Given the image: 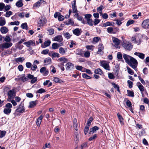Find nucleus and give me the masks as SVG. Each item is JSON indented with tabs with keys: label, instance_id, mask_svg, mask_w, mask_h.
Returning a JSON list of instances; mask_svg holds the SVG:
<instances>
[{
	"label": "nucleus",
	"instance_id": "f257e3e1",
	"mask_svg": "<svg viewBox=\"0 0 149 149\" xmlns=\"http://www.w3.org/2000/svg\"><path fill=\"white\" fill-rule=\"evenodd\" d=\"M84 19L86 20H83L81 22L84 24H88L89 26H92L93 25L92 19H91L92 15L91 14H86L84 15Z\"/></svg>",
	"mask_w": 149,
	"mask_h": 149
},
{
	"label": "nucleus",
	"instance_id": "f03ea898",
	"mask_svg": "<svg viewBox=\"0 0 149 149\" xmlns=\"http://www.w3.org/2000/svg\"><path fill=\"white\" fill-rule=\"evenodd\" d=\"M123 47L126 50L130 51L133 47L132 43L129 41L123 40L122 44Z\"/></svg>",
	"mask_w": 149,
	"mask_h": 149
},
{
	"label": "nucleus",
	"instance_id": "7ed1b4c3",
	"mask_svg": "<svg viewBox=\"0 0 149 149\" xmlns=\"http://www.w3.org/2000/svg\"><path fill=\"white\" fill-rule=\"evenodd\" d=\"M127 64L133 69L136 70L137 67L138 62L135 58L132 57Z\"/></svg>",
	"mask_w": 149,
	"mask_h": 149
},
{
	"label": "nucleus",
	"instance_id": "20e7f679",
	"mask_svg": "<svg viewBox=\"0 0 149 149\" xmlns=\"http://www.w3.org/2000/svg\"><path fill=\"white\" fill-rule=\"evenodd\" d=\"M6 108L3 110V112L5 114H9L11 111V108L12 107V105L10 103H8L5 105Z\"/></svg>",
	"mask_w": 149,
	"mask_h": 149
},
{
	"label": "nucleus",
	"instance_id": "39448f33",
	"mask_svg": "<svg viewBox=\"0 0 149 149\" xmlns=\"http://www.w3.org/2000/svg\"><path fill=\"white\" fill-rule=\"evenodd\" d=\"M8 97L7 100L10 102L11 101V99H13L15 96V90L13 89L8 91Z\"/></svg>",
	"mask_w": 149,
	"mask_h": 149
},
{
	"label": "nucleus",
	"instance_id": "423d86ee",
	"mask_svg": "<svg viewBox=\"0 0 149 149\" xmlns=\"http://www.w3.org/2000/svg\"><path fill=\"white\" fill-rule=\"evenodd\" d=\"M100 65L104 68V69L107 70H110V66L109 63L107 61H103L100 62Z\"/></svg>",
	"mask_w": 149,
	"mask_h": 149
},
{
	"label": "nucleus",
	"instance_id": "0eeeda50",
	"mask_svg": "<svg viewBox=\"0 0 149 149\" xmlns=\"http://www.w3.org/2000/svg\"><path fill=\"white\" fill-rule=\"evenodd\" d=\"M112 40L114 44V46L115 47L118 49H120V47L119 46L120 43V40L114 37H112Z\"/></svg>",
	"mask_w": 149,
	"mask_h": 149
},
{
	"label": "nucleus",
	"instance_id": "6e6552de",
	"mask_svg": "<svg viewBox=\"0 0 149 149\" xmlns=\"http://www.w3.org/2000/svg\"><path fill=\"white\" fill-rule=\"evenodd\" d=\"M13 45L11 42H4L2 44L0 45V49H1L3 50L4 49H7Z\"/></svg>",
	"mask_w": 149,
	"mask_h": 149
},
{
	"label": "nucleus",
	"instance_id": "1a4fd4ad",
	"mask_svg": "<svg viewBox=\"0 0 149 149\" xmlns=\"http://www.w3.org/2000/svg\"><path fill=\"white\" fill-rule=\"evenodd\" d=\"M17 112L20 113H23L24 112V104L21 102L16 110Z\"/></svg>",
	"mask_w": 149,
	"mask_h": 149
},
{
	"label": "nucleus",
	"instance_id": "9d476101",
	"mask_svg": "<svg viewBox=\"0 0 149 149\" xmlns=\"http://www.w3.org/2000/svg\"><path fill=\"white\" fill-rule=\"evenodd\" d=\"M24 44L27 47H29L31 46H35L36 44L34 40H29L27 42H25Z\"/></svg>",
	"mask_w": 149,
	"mask_h": 149
},
{
	"label": "nucleus",
	"instance_id": "9b49d317",
	"mask_svg": "<svg viewBox=\"0 0 149 149\" xmlns=\"http://www.w3.org/2000/svg\"><path fill=\"white\" fill-rule=\"evenodd\" d=\"M142 27L145 29L149 28V19L144 20L142 24Z\"/></svg>",
	"mask_w": 149,
	"mask_h": 149
},
{
	"label": "nucleus",
	"instance_id": "f8f14e48",
	"mask_svg": "<svg viewBox=\"0 0 149 149\" xmlns=\"http://www.w3.org/2000/svg\"><path fill=\"white\" fill-rule=\"evenodd\" d=\"M66 70H71L73 69L74 68V64L71 63H67L65 65Z\"/></svg>",
	"mask_w": 149,
	"mask_h": 149
},
{
	"label": "nucleus",
	"instance_id": "ddd939ff",
	"mask_svg": "<svg viewBox=\"0 0 149 149\" xmlns=\"http://www.w3.org/2000/svg\"><path fill=\"white\" fill-rule=\"evenodd\" d=\"M104 46L102 44H100L98 46V50L97 53L98 54H102L103 53Z\"/></svg>",
	"mask_w": 149,
	"mask_h": 149
},
{
	"label": "nucleus",
	"instance_id": "4468645a",
	"mask_svg": "<svg viewBox=\"0 0 149 149\" xmlns=\"http://www.w3.org/2000/svg\"><path fill=\"white\" fill-rule=\"evenodd\" d=\"M63 39L61 35H58L55 37L54 38V41H58L59 42V43H63Z\"/></svg>",
	"mask_w": 149,
	"mask_h": 149
},
{
	"label": "nucleus",
	"instance_id": "2eb2a0df",
	"mask_svg": "<svg viewBox=\"0 0 149 149\" xmlns=\"http://www.w3.org/2000/svg\"><path fill=\"white\" fill-rule=\"evenodd\" d=\"M63 43H54L52 44V48L54 49H57L59 47L63 46Z\"/></svg>",
	"mask_w": 149,
	"mask_h": 149
},
{
	"label": "nucleus",
	"instance_id": "dca6fc26",
	"mask_svg": "<svg viewBox=\"0 0 149 149\" xmlns=\"http://www.w3.org/2000/svg\"><path fill=\"white\" fill-rule=\"evenodd\" d=\"M131 40L132 42L135 43L137 44L138 45H139L141 42V39L138 40L137 37L136 38L135 37H132Z\"/></svg>",
	"mask_w": 149,
	"mask_h": 149
},
{
	"label": "nucleus",
	"instance_id": "f3484780",
	"mask_svg": "<svg viewBox=\"0 0 149 149\" xmlns=\"http://www.w3.org/2000/svg\"><path fill=\"white\" fill-rule=\"evenodd\" d=\"M45 2V1L44 0H39L38 2L36 3L33 4V8H37L40 6L41 4Z\"/></svg>",
	"mask_w": 149,
	"mask_h": 149
},
{
	"label": "nucleus",
	"instance_id": "a211bd4d",
	"mask_svg": "<svg viewBox=\"0 0 149 149\" xmlns=\"http://www.w3.org/2000/svg\"><path fill=\"white\" fill-rule=\"evenodd\" d=\"M99 129L98 127L96 126H94L92 128L90 129L89 134H93V133L95 132Z\"/></svg>",
	"mask_w": 149,
	"mask_h": 149
},
{
	"label": "nucleus",
	"instance_id": "6ab92c4d",
	"mask_svg": "<svg viewBox=\"0 0 149 149\" xmlns=\"http://www.w3.org/2000/svg\"><path fill=\"white\" fill-rule=\"evenodd\" d=\"M67 51V49L66 48H64L62 47H61L59 49V53L62 55H65Z\"/></svg>",
	"mask_w": 149,
	"mask_h": 149
},
{
	"label": "nucleus",
	"instance_id": "aec40b11",
	"mask_svg": "<svg viewBox=\"0 0 149 149\" xmlns=\"http://www.w3.org/2000/svg\"><path fill=\"white\" fill-rule=\"evenodd\" d=\"M123 58L125 60L126 62L128 63L130 61L131 58L132 57L126 54H124L123 55Z\"/></svg>",
	"mask_w": 149,
	"mask_h": 149
},
{
	"label": "nucleus",
	"instance_id": "412c9836",
	"mask_svg": "<svg viewBox=\"0 0 149 149\" xmlns=\"http://www.w3.org/2000/svg\"><path fill=\"white\" fill-rule=\"evenodd\" d=\"M84 52L82 49H78L76 50V54L80 55L82 57H84Z\"/></svg>",
	"mask_w": 149,
	"mask_h": 149
},
{
	"label": "nucleus",
	"instance_id": "4be33fe9",
	"mask_svg": "<svg viewBox=\"0 0 149 149\" xmlns=\"http://www.w3.org/2000/svg\"><path fill=\"white\" fill-rule=\"evenodd\" d=\"M134 54L142 59H143L144 58L145 54L142 53L136 52L134 53Z\"/></svg>",
	"mask_w": 149,
	"mask_h": 149
},
{
	"label": "nucleus",
	"instance_id": "5701e85b",
	"mask_svg": "<svg viewBox=\"0 0 149 149\" xmlns=\"http://www.w3.org/2000/svg\"><path fill=\"white\" fill-rule=\"evenodd\" d=\"M50 43L51 41L49 40H48L47 41H45L44 42V45H42L41 47L42 48H45L46 47L49 46L50 45Z\"/></svg>",
	"mask_w": 149,
	"mask_h": 149
},
{
	"label": "nucleus",
	"instance_id": "b1692460",
	"mask_svg": "<svg viewBox=\"0 0 149 149\" xmlns=\"http://www.w3.org/2000/svg\"><path fill=\"white\" fill-rule=\"evenodd\" d=\"M73 33L75 35L79 36L81 34L80 30L79 29H76L73 31Z\"/></svg>",
	"mask_w": 149,
	"mask_h": 149
},
{
	"label": "nucleus",
	"instance_id": "393cba45",
	"mask_svg": "<svg viewBox=\"0 0 149 149\" xmlns=\"http://www.w3.org/2000/svg\"><path fill=\"white\" fill-rule=\"evenodd\" d=\"M78 124L77 122V120L76 118H74L73 120V127L74 129L76 130V131H77L78 128Z\"/></svg>",
	"mask_w": 149,
	"mask_h": 149
},
{
	"label": "nucleus",
	"instance_id": "a878e982",
	"mask_svg": "<svg viewBox=\"0 0 149 149\" xmlns=\"http://www.w3.org/2000/svg\"><path fill=\"white\" fill-rule=\"evenodd\" d=\"M117 116L120 121V124L121 125L124 124V123L123 122V118L121 115H120L119 113H118L117 114Z\"/></svg>",
	"mask_w": 149,
	"mask_h": 149
},
{
	"label": "nucleus",
	"instance_id": "bb28decb",
	"mask_svg": "<svg viewBox=\"0 0 149 149\" xmlns=\"http://www.w3.org/2000/svg\"><path fill=\"white\" fill-rule=\"evenodd\" d=\"M38 23L40 27L43 26L45 23L44 18L42 17L38 22Z\"/></svg>",
	"mask_w": 149,
	"mask_h": 149
},
{
	"label": "nucleus",
	"instance_id": "cd10ccee",
	"mask_svg": "<svg viewBox=\"0 0 149 149\" xmlns=\"http://www.w3.org/2000/svg\"><path fill=\"white\" fill-rule=\"evenodd\" d=\"M0 31L1 33H6L8 31V29L5 26L2 27L0 29Z\"/></svg>",
	"mask_w": 149,
	"mask_h": 149
},
{
	"label": "nucleus",
	"instance_id": "c85d7f7f",
	"mask_svg": "<svg viewBox=\"0 0 149 149\" xmlns=\"http://www.w3.org/2000/svg\"><path fill=\"white\" fill-rule=\"evenodd\" d=\"M74 4H72V8L73 10V13H76L78 12L77 9V6L75 5V1H74Z\"/></svg>",
	"mask_w": 149,
	"mask_h": 149
},
{
	"label": "nucleus",
	"instance_id": "c756f323",
	"mask_svg": "<svg viewBox=\"0 0 149 149\" xmlns=\"http://www.w3.org/2000/svg\"><path fill=\"white\" fill-rule=\"evenodd\" d=\"M15 4L16 6L18 8L22 7L23 5V4L22 3V0H19Z\"/></svg>",
	"mask_w": 149,
	"mask_h": 149
},
{
	"label": "nucleus",
	"instance_id": "7c9ffc66",
	"mask_svg": "<svg viewBox=\"0 0 149 149\" xmlns=\"http://www.w3.org/2000/svg\"><path fill=\"white\" fill-rule=\"evenodd\" d=\"M37 104L36 101H33L30 102L29 105V108H32L34 107Z\"/></svg>",
	"mask_w": 149,
	"mask_h": 149
},
{
	"label": "nucleus",
	"instance_id": "2f4dec72",
	"mask_svg": "<svg viewBox=\"0 0 149 149\" xmlns=\"http://www.w3.org/2000/svg\"><path fill=\"white\" fill-rule=\"evenodd\" d=\"M114 24V23L113 22V23H111L109 22H108L106 23H105L103 24L102 27H106L108 26H113Z\"/></svg>",
	"mask_w": 149,
	"mask_h": 149
},
{
	"label": "nucleus",
	"instance_id": "473e14b6",
	"mask_svg": "<svg viewBox=\"0 0 149 149\" xmlns=\"http://www.w3.org/2000/svg\"><path fill=\"white\" fill-rule=\"evenodd\" d=\"M51 62V59L50 58L48 57L46 58L44 61L45 65L50 64Z\"/></svg>",
	"mask_w": 149,
	"mask_h": 149
},
{
	"label": "nucleus",
	"instance_id": "72a5a7b5",
	"mask_svg": "<svg viewBox=\"0 0 149 149\" xmlns=\"http://www.w3.org/2000/svg\"><path fill=\"white\" fill-rule=\"evenodd\" d=\"M0 26H3L6 24V21L3 17H1L0 18Z\"/></svg>",
	"mask_w": 149,
	"mask_h": 149
},
{
	"label": "nucleus",
	"instance_id": "f704fd0d",
	"mask_svg": "<svg viewBox=\"0 0 149 149\" xmlns=\"http://www.w3.org/2000/svg\"><path fill=\"white\" fill-rule=\"evenodd\" d=\"M140 91L141 92V94H142V96L143 97V92L146 90L145 89V88L142 85L140 86H139V87H138Z\"/></svg>",
	"mask_w": 149,
	"mask_h": 149
},
{
	"label": "nucleus",
	"instance_id": "c9c22d12",
	"mask_svg": "<svg viewBox=\"0 0 149 149\" xmlns=\"http://www.w3.org/2000/svg\"><path fill=\"white\" fill-rule=\"evenodd\" d=\"M107 32L109 33H116L115 32H113V29L112 27H109L107 29Z\"/></svg>",
	"mask_w": 149,
	"mask_h": 149
},
{
	"label": "nucleus",
	"instance_id": "e433bc0d",
	"mask_svg": "<svg viewBox=\"0 0 149 149\" xmlns=\"http://www.w3.org/2000/svg\"><path fill=\"white\" fill-rule=\"evenodd\" d=\"M79 134L77 132H76L74 136V141L75 143H77L78 141L79 138Z\"/></svg>",
	"mask_w": 149,
	"mask_h": 149
},
{
	"label": "nucleus",
	"instance_id": "4c0bfd02",
	"mask_svg": "<svg viewBox=\"0 0 149 149\" xmlns=\"http://www.w3.org/2000/svg\"><path fill=\"white\" fill-rule=\"evenodd\" d=\"M127 91L128 96L132 97H133L134 96V93L133 91H131L127 90Z\"/></svg>",
	"mask_w": 149,
	"mask_h": 149
},
{
	"label": "nucleus",
	"instance_id": "58836bf2",
	"mask_svg": "<svg viewBox=\"0 0 149 149\" xmlns=\"http://www.w3.org/2000/svg\"><path fill=\"white\" fill-rule=\"evenodd\" d=\"M63 35L65 37V38H67L68 39H69L71 36V35L68 32L63 33Z\"/></svg>",
	"mask_w": 149,
	"mask_h": 149
},
{
	"label": "nucleus",
	"instance_id": "ea45409f",
	"mask_svg": "<svg viewBox=\"0 0 149 149\" xmlns=\"http://www.w3.org/2000/svg\"><path fill=\"white\" fill-rule=\"evenodd\" d=\"M112 84L113 86V87L116 89L117 90V91L119 92H120V91L119 90V86L116 84L114 83H112Z\"/></svg>",
	"mask_w": 149,
	"mask_h": 149
},
{
	"label": "nucleus",
	"instance_id": "a19ab883",
	"mask_svg": "<svg viewBox=\"0 0 149 149\" xmlns=\"http://www.w3.org/2000/svg\"><path fill=\"white\" fill-rule=\"evenodd\" d=\"M25 60L24 57H19L16 59V61L17 62L22 63Z\"/></svg>",
	"mask_w": 149,
	"mask_h": 149
},
{
	"label": "nucleus",
	"instance_id": "79ce46f5",
	"mask_svg": "<svg viewBox=\"0 0 149 149\" xmlns=\"http://www.w3.org/2000/svg\"><path fill=\"white\" fill-rule=\"evenodd\" d=\"M66 24L67 25H73L74 24L73 21L71 19H69L66 22Z\"/></svg>",
	"mask_w": 149,
	"mask_h": 149
},
{
	"label": "nucleus",
	"instance_id": "37998d69",
	"mask_svg": "<svg viewBox=\"0 0 149 149\" xmlns=\"http://www.w3.org/2000/svg\"><path fill=\"white\" fill-rule=\"evenodd\" d=\"M94 72L96 74H101L102 73V72L100 68H98L94 71Z\"/></svg>",
	"mask_w": 149,
	"mask_h": 149
},
{
	"label": "nucleus",
	"instance_id": "c03bdc74",
	"mask_svg": "<svg viewBox=\"0 0 149 149\" xmlns=\"http://www.w3.org/2000/svg\"><path fill=\"white\" fill-rule=\"evenodd\" d=\"M21 78L22 81L23 82H24L28 80L27 77H25V74H23L22 76L21 77Z\"/></svg>",
	"mask_w": 149,
	"mask_h": 149
},
{
	"label": "nucleus",
	"instance_id": "a18cd8bd",
	"mask_svg": "<svg viewBox=\"0 0 149 149\" xmlns=\"http://www.w3.org/2000/svg\"><path fill=\"white\" fill-rule=\"evenodd\" d=\"M4 41L7 42H9L11 41V38L10 36H6L4 38Z\"/></svg>",
	"mask_w": 149,
	"mask_h": 149
},
{
	"label": "nucleus",
	"instance_id": "49530a36",
	"mask_svg": "<svg viewBox=\"0 0 149 149\" xmlns=\"http://www.w3.org/2000/svg\"><path fill=\"white\" fill-rule=\"evenodd\" d=\"M21 27L23 29H25L26 30L28 29V26L26 23H24L22 24Z\"/></svg>",
	"mask_w": 149,
	"mask_h": 149
},
{
	"label": "nucleus",
	"instance_id": "de8ad7c7",
	"mask_svg": "<svg viewBox=\"0 0 149 149\" xmlns=\"http://www.w3.org/2000/svg\"><path fill=\"white\" fill-rule=\"evenodd\" d=\"M46 92L45 90L44 89L41 88L38 90L36 92V93H42Z\"/></svg>",
	"mask_w": 149,
	"mask_h": 149
},
{
	"label": "nucleus",
	"instance_id": "09e8293b",
	"mask_svg": "<svg viewBox=\"0 0 149 149\" xmlns=\"http://www.w3.org/2000/svg\"><path fill=\"white\" fill-rule=\"evenodd\" d=\"M6 134V131H2L0 130V138H2Z\"/></svg>",
	"mask_w": 149,
	"mask_h": 149
},
{
	"label": "nucleus",
	"instance_id": "8fccbe9b",
	"mask_svg": "<svg viewBox=\"0 0 149 149\" xmlns=\"http://www.w3.org/2000/svg\"><path fill=\"white\" fill-rule=\"evenodd\" d=\"M10 24L11 25H18L19 24V22L18 21H17L15 22H11Z\"/></svg>",
	"mask_w": 149,
	"mask_h": 149
},
{
	"label": "nucleus",
	"instance_id": "3c124183",
	"mask_svg": "<svg viewBox=\"0 0 149 149\" xmlns=\"http://www.w3.org/2000/svg\"><path fill=\"white\" fill-rule=\"evenodd\" d=\"M104 8L103 6L102 5H100V6L97 8V11L98 12H102V9Z\"/></svg>",
	"mask_w": 149,
	"mask_h": 149
},
{
	"label": "nucleus",
	"instance_id": "603ef678",
	"mask_svg": "<svg viewBox=\"0 0 149 149\" xmlns=\"http://www.w3.org/2000/svg\"><path fill=\"white\" fill-rule=\"evenodd\" d=\"M93 120V118L90 117L88 120L87 124L88 126H90L91 124V123Z\"/></svg>",
	"mask_w": 149,
	"mask_h": 149
},
{
	"label": "nucleus",
	"instance_id": "864d4df0",
	"mask_svg": "<svg viewBox=\"0 0 149 149\" xmlns=\"http://www.w3.org/2000/svg\"><path fill=\"white\" fill-rule=\"evenodd\" d=\"M134 22V21L133 20L130 19L127 21L126 24V26H128L130 24H133Z\"/></svg>",
	"mask_w": 149,
	"mask_h": 149
},
{
	"label": "nucleus",
	"instance_id": "5fc2aeb1",
	"mask_svg": "<svg viewBox=\"0 0 149 149\" xmlns=\"http://www.w3.org/2000/svg\"><path fill=\"white\" fill-rule=\"evenodd\" d=\"M11 15H12V12L11 11H9L6 12L5 16L6 17H8Z\"/></svg>",
	"mask_w": 149,
	"mask_h": 149
},
{
	"label": "nucleus",
	"instance_id": "6e6d98bb",
	"mask_svg": "<svg viewBox=\"0 0 149 149\" xmlns=\"http://www.w3.org/2000/svg\"><path fill=\"white\" fill-rule=\"evenodd\" d=\"M90 55V52L89 51H86L84 54V57L86 58L89 57Z\"/></svg>",
	"mask_w": 149,
	"mask_h": 149
},
{
	"label": "nucleus",
	"instance_id": "4d7b16f0",
	"mask_svg": "<svg viewBox=\"0 0 149 149\" xmlns=\"http://www.w3.org/2000/svg\"><path fill=\"white\" fill-rule=\"evenodd\" d=\"M108 77L110 79H114L115 78L114 75L111 73H108Z\"/></svg>",
	"mask_w": 149,
	"mask_h": 149
},
{
	"label": "nucleus",
	"instance_id": "13d9d810",
	"mask_svg": "<svg viewBox=\"0 0 149 149\" xmlns=\"http://www.w3.org/2000/svg\"><path fill=\"white\" fill-rule=\"evenodd\" d=\"M47 31L49 33V35H52L54 33V30L53 29H49L47 30Z\"/></svg>",
	"mask_w": 149,
	"mask_h": 149
},
{
	"label": "nucleus",
	"instance_id": "bf43d9fd",
	"mask_svg": "<svg viewBox=\"0 0 149 149\" xmlns=\"http://www.w3.org/2000/svg\"><path fill=\"white\" fill-rule=\"evenodd\" d=\"M59 60L60 61H63V63H66L68 61V60L66 58L64 57H61L59 58Z\"/></svg>",
	"mask_w": 149,
	"mask_h": 149
},
{
	"label": "nucleus",
	"instance_id": "052dcab7",
	"mask_svg": "<svg viewBox=\"0 0 149 149\" xmlns=\"http://www.w3.org/2000/svg\"><path fill=\"white\" fill-rule=\"evenodd\" d=\"M49 52V50L48 49H46L42 51L41 52V53L43 54L46 55Z\"/></svg>",
	"mask_w": 149,
	"mask_h": 149
},
{
	"label": "nucleus",
	"instance_id": "680f3d73",
	"mask_svg": "<svg viewBox=\"0 0 149 149\" xmlns=\"http://www.w3.org/2000/svg\"><path fill=\"white\" fill-rule=\"evenodd\" d=\"M54 81L56 83H60L61 80H60L57 77H54Z\"/></svg>",
	"mask_w": 149,
	"mask_h": 149
},
{
	"label": "nucleus",
	"instance_id": "e2e57ef3",
	"mask_svg": "<svg viewBox=\"0 0 149 149\" xmlns=\"http://www.w3.org/2000/svg\"><path fill=\"white\" fill-rule=\"evenodd\" d=\"M82 77L84 78L87 79H90L91 78V77H90L89 76L87 75L86 73H84L82 75Z\"/></svg>",
	"mask_w": 149,
	"mask_h": 149
},
{
	"label": "nucleus",
	"instance_id": "0e129e2a",
	"mask_svg": "<svg viewBox=\"0 0 149 149\" xmlns=\"http://www.w3.org/2000/svg\"><path fill=\"white\" fill-rule=\"evenodd\" d=\"M97 135L96 134H95L93 135V136L91 137L89 139V140L90 141H92L94 139H95L97 137Z\"/></svg>",
	"mask_w": 149,
	"mask_h": 149
},
{
	"label": "nucleus",
	"instance_id": "69168bd1",
	"mask_svg": "<svg viewBox=\"0 0 149 149\" xmlns=\"http://www.w3.org/2000/svg\"><path fill=\"white\" fill-rule=\"evenodd\" d=\"M31 68V70L33 71H35L37 68V66L35 64L32 65Z\"/></svg>",
	"mask_w": 149,
	"mask_h": 149
},
{
	"label": "nucleus",
	"instance_id": "338daca9",
	"mask_svg": "<svg viewBox=\"0 0 149 149\" xmlns=\"http://www.w3.org/2000/svg\"><path fill=\"white\" fill-rule=\"evenodd\" d=\"M52 56L53 57H59L60 56L59 54L57 53L54 52L52 54Z\"/></svg>",
	"mask_w": 149,
	"mask_h": 149
},
{
	"label": "nucleus",
	"instance_id": "774afa93",
	"mask_svg": "<svg viewBox=\"0 0 149 149\" xmlns=\"http://www.w3.org/2000/svg\"><path fill=\"white\" fill-rule=\"evenodd\" d=\"M127 70L129 74L131 75L134 74V72L129 67L127 68Z\"/></svg>",
	"mask_w": 149,
	"mask_h": 149
}]
</instances>
